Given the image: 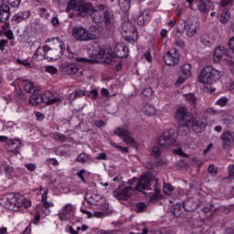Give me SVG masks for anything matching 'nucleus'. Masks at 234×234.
<instances>
[{
  "label": "nucleus",
  "instance_id": "nucleus-1",
  "mask_svg": "<svg viewBox=\"0 0 234 234\" xmlns=\"http://www.w3.org/2000/svg\"><path fill=\"white\" fill-rule=\"evenodd\" d=\"M69 54L67 55L68 59L74 61L73 63L66 62L61 66V72L66 76H74L80 71V67H83L89 63H92V59L80 56L78 53L70 52L68 49Z\"/></svg>",
  "mask_w": 234,
  "mask_h": 234
},
{
  "label": "nucleus",
  "instance_id": "nucleus-2",
  "mask_svg": "<svg viewBox=\"0 0 234 234\" xmlns=\"http://www.w3.org/2000/svg\"><path fill=\"white\" fill-rule=\"evenodd\" d=\"M136 191H152L151 195L154 197H160V184H158V179L154 177L152 174H144L141 176L137 181L135 187Z\"/></svg>",
  "mask_w": 234,
  "mask_h": 234
},
{
  "label": "nucleus",
  "instance_id": "nucleus-3",
  "mask_svg": "<svg viewBox=\"0 0 234 234\" xmlns=\"http://www.w3.org/2000/svg\"><path fill=\"white\" fill-rule=\"evenodd\" d=\"M90 18L92 19L93 23H103L108 30L112 28V14L104 5L99 4L92 8L90 13Z\"/></svg>",
  "mask_w": 234,
  "mask_h": 234
},
{
  "label": "nucleus",
  "instance_id": "nucleus-4",
  "mask_svg": "<svg viewBox=\"0 0 234 234\" xmlns=\"http://www.w3.org/2000/svg\"><path fill=\"white\" fill-rule=\"evenodd\" d=\"M68 8L69 10H74L79 17H87V16H90L94 6L90 3L83 2V0H70L68 3Z\"/></svg>",
  "mask_w": 234,
  "mask_h": 234
},
{
  "label": "nucleus",
  "instance_id": "nucleus-5",
  "mask_svg": "<svg viewBox=\"0 0 234 234\" xmlns=\"http://www.w3.org/2000/svg\"><path fill=\"white\" fill-rule=\"evenodd\" d=\"M218 80H220V71L215 69L213 66H207L201 70L198 81L207 85H213Z\"/></svg>",
  "mask_w": 234,
  "mask_h": 234
},
{
  "label": "nucleus",
  "instance_id": "nucleus-6",
  "mask_svg": "<svg viewBox=\"0 0 234 234\" xmlns=\"http://www.w3.org/2000/svg\"><path fill=\"white\" fill-rule=\"evenodd\" d=\"M29 105L36 107L39 103H46L47 105H54L57 101H59V98H54V95L50 91H46L44 94L34 93L29 98Z\"/></svg>",
  "mask_w": 234,
  "mask_h": 234
},
{
  "label": "nucleus",
  "instance_id": "nucleus-7",
  "mask_svg": "<svg viewBox=\"0 0 234 234\" xmlns=\"http://www.w3.org/2000/svg\"><path fill=\"white\" fill-rule=\"evenodd\" d=\"M176 136L178 134L174 129L165 131L158 139L160 147H175L176 145Z\"/></svg>",
  "mask_w": 234,
  "mask_h": 234
},
{
  "label": "nucleus",
  "instance_id": "nucleus-8",
  "mask_svg": "<svg viewBox=\"0 0 234 234\" xmlns=\"http://www.w3.org/2000/svg\"><path fill=\"white\" fill-rule=\"evenodd\" d=\"M72 36L76 41H92L94 39H98L96 35L89 32V30L81 27H73Z\"/></svg>",
  "mask_w": 234,
  "mask_h": 234
},
{
  "label": "nucleus",
  "instance_id": "nucleus-9",
  "mask_svg": "<svg viewBox=\"0 0 234 234\" xmlns=\"http://www.w3.org/2000/svg\"><path fill=\"white\" fill-rule=\"evenodd\" d=\"M55 39L59 43V46L58 48H51L48 46L46 59L49 61H58L63 56V52H65V43L59 37H56Z\"/></svg>",
  "mask_w": 234,
  "mask_h": 234
},
{
  "label": "nucleus",
  "instance_id": "nucleus-10",
  "mask_svg": "<svg viewBox=\"0 0 234 234\" xmlns=\"http://www.w3.org/2000/svg\"><path fill=\"white\" fill-rule=\"evenodd\" d=\"M113 134L119 136V138H122V142L127 145H136V140L133 137V133H131L125 126L116 128Z\"/></svg>",
  "mask_w": 234,
  "mask_h": 234
},
{
  "label": "nucleus",
  "instance_id": "nucleus-11",
  "mask_svg": "<svg viewBox=\"0 0 234 234\" xmlns=\"http://www.w3.org/2000/svg\"><path fill=\"white\" fill-rule=\"evenodd\" d=\"M193 113L189 112L186 106H179L175 112V119L176 122H181L182 123H186V125L191 123Z\"/></svg>",
  "mask_w": 234,
  "mask_h": 234
},
{
  "label": "nucleus",
  "instance_id": "nucleus-12",
  "mask_svg": "<svg viewBox=\"0 0 234 234\" xmlns=\"http://www.w3.org/2000/svg\"><path fill=\"white\" fill-rule=\"evenodd\" d=\"M134 188L133 186H125L124 184H121L113 192L112 195L117 200H129L133 195Z\"/></svg>",
  "mask_w": 234,
  "mask_h": 234
},
{
  "label": "nucleus",
  "instance_id": "nucleus-13",
  "mask_svg": "<svg viewBox=\"0 0 234 234\" xmlns=\"http://www.w3.org/2000/svg\"><path fill=\"white\" fill-rule=\"evenodd\" d=\"M164 61L168 67H176L180 63V53L178 49L172 48L164 55Z\"/></svg>",
  "mask_w": 234,
  "mask_h": 234
},
{
  "label": "nucleus",
  "instance_id": "nucleus-14",
  "mask_svg": "<svg viewBox=\"0 0 234 234\" xmlns=\"http://www.w3.org/2000/svg\"><path fill=\"white\" fill-rule=\"evenodd\" d=\"M188 125H190V128L196 134H202L207 127V122L198 117L193 116Z\"/></svg>",
  "mask_w": 234,
  "mask_h": 234
},
{
  "label": "nucleus",
  "instance_id": "nucleus-15",
  "mask_svg": "<svg viewBox=\"0 0 234 234\" xmlns=\"http://www.w3.org/2000/svg\"><path fill=\"white\" fill-rule=\"evenodd\" d=\"M179 27H181L183 30H186L187 37H193L197 36V32H198V29L200 28V24L197 21H183L179 24Z\"/></svg>",
  "mask_w": 234,
  "mask_h": 234
},
{
  "label": "nucleus",
  "instance_id": "nucleus-16",
  "mask_svg": "<svg viewBox=\"0 0 234 234\" xmlns=\"http://www.w3.org/2000/svg\"><path fill=\"white\" fill-rule=\"evenodd\" d=\"M5 200L9 204V207H14L11 208L13 211H17L23 207V196L19 194H9Z\"/></svg>",
  "mask_w": 234,
  "mask_h": 234
},
{
  "label": "nucleus",
  "instance_id": "nucleus-17",
  "mask_svg": "<svg viewBox=\"0 0 234 234\" xmlns=\"http://www.w3.org/2000/svg\"><path fill=\"white\" fill-rule=\"evenodd\" d=\"M197 8L201 14H209L211 10L215 9V5L211 0H199L197 3Z\"/></svg>",
  "mask_w": 234,
  "mask_h": 234
},
{
  "label": "nucleus",
  "instance_id": "nucleus-18",
  "mask_svg": "<svg viewBox=\"0 0 234 234\" xmlns=\"http://www.w3.org/2000/svg\"><path fill=\"white\" fill-rule=\"evenodd\" d=\"M221 140H222L223 148L229 149L231 147V145H233V144H234V132L226 131L221 135Z\"/></svg>",
  "mask_w": 234,
  "mask_h": 234
},
{
  "label": "nucleus",
  "instance_id": "nucleus-19",
  "mask_svg": "<svg viewBox=\"0 0 234 234\" xmlns=\"http://www.w3.org/2000/svg\"><path fill=\"white\" fill-rule=\"evenodd\" d=\"M182 206L183 209H185V211H187L188 213L197 211L199 206L198 199L188 198L182 203Z\"/></svg>",
  "mask_w": 234,
  "mask_h": 234
},
{
  "label": "nucleus",
  "instance_id": "nucleus-20",
  "mask_svg": "<svg viewBox=\"0 0 234 234\" xmlns=\"http://www.w3.org/2000/svg\"><path fill=\"white\" fill-rule=\"evenodd\" d=\"M114 56L120 59L129 58V47L123 45H116L113 48Z\"/></svg>",
  "mask_w": 234,
  "mask_h": 234
},
{
  "label": "nucleus",
  "instance_id": "nucleus-21",
  "mask_svg": "<svg viewBox=\"0 0 234 234\" xmlns=\"http://www.w3.org/2000/svg\"><path fill=\"white\" fill-rule=\"evenodd\" d=\"M216 40L217 37H215V35H213V33H204L200 37V43H202V45H204L205 47L213 46Z\"/></svg>",
  "mask_w": 234,
  "mask_h": 234
},
{
  "label": "nucleus",
  "instance_id": "nucleus-22",
  "mask_svg": "<svg viewBox=\"0 0 234 234\" xmlns=\"http://www.w3.org/2000/svg\"><path fill=\"white\" fill-rule=\"evenodd\" d=\"M31 14L32 13L30 11H20L13 16L12 21H14V23L16 25L23 23V21H27V19L30 17Z\"/></svg>",
  "mask_w": 234,
  "mask_h": 234
},
{
  "label": "nucleus",
  "instance_id": "nucleus-23",
  "mask_svg": "<svg viewBox=\"0 0 234 234\" xmlns=\"http://www.w3.org/2000/svg\"><path fill=\"white\" fill-rule=\"evenodd\" d=\"M10 19V6L6 4L0 5V23H6Z\"/></svg>",
  "mask_w": 234,
  "mask_h": 234
},
{
  "label": "nucleus",
  "instance_id": "nucleus-24",
  "mask_svg": "<svg viewBox=\"0 0 234 234\" xmlns=\"http://www.w3.org/2000/svg\"><path fill=\"white\" fill-rule=\"evenodd\" d=\"M150 17H151L150 11H143L140 13V15L137 17V24L139 25V27H144V25H147V23H149Z\"/></svg>",
  "mask_w": 234,
  "mask_h": 234
},
{
  "label": "nucleus",
  "instance_id": "nucleus-25",
  "mask_svg": "<svg viewBox=\"0 0 234 234\" xmlns=\"http://www.w3.org/2000/svg\"><path fill=\"white\" fill-rule=\"evenodd\" d=\"M15 100L16 101H27V94L23 92V90L19 87L15 88V95H14Z\"/></svg>",
  "mask_w": 234,
  "mask_h": 234
},
{
  "label": "nucleus",
  "instance_id": "nucleus-26",
  "mask_svg": "<svg viewBox=\"0 0 234 234\" xmlns=\"http://www.w3.org/2000/svg\"><path fill=\"white\" fill-rule=\"evenodd\" d=\"M190 130L191 124H186V122H182L178 127L177 133L181 134V136H186Z\"/></svg>",
  "mask_w": 234,
  "mask_h": 234
},
{
  "label": "nucleus",
  "instance_id": "nucleus-27",
  "mask_svg": "<svg viewBox=\"0 0 234 234\" xmlns=\"http://www.w3.org/2000/svg\"><path fill=\"white\" fill-rule=\"evenodd\" d=\"M17 149H21V141L11 140L10 144H8V151L14 153L15 151H17Z\"/></svg>",
  "mask_w": 234,
  "mask_h": 234
},
{
  "label": "nucleus",
  "instance_id": "nucleus-28",
  "mask_svg": "<svg viewBox=\"0 0 234 234\" xmlns=\"http://www.w3.org/2000/svg\"><path fill=\"white\" fill-rule=\"evenodd\" d=\"M183 211H184V206H182V203H176L173 206L172 213L175 217H182Z\"/></svg>",
  "mask_w": 234,
  "mask_h": 234
},
{
  "label": "nucleus",
  "instance_id": "nucleus-29",
  "mask_svg": "<svg viewBox=\"0 0 234 234\" xmlns=\"http://www.w3.org/2000/svg\"><path fill=\"white\" fill-rule=\"evenodd\" d=\"M24 89L26 92H28L29 94H35V92L39 90V88L36 86L34 82H27L24 86Z\"/></svg>",
  "mask_w": 234,
  "mask_h": 234
},
{
  "label": "nucleus",
  "instance_id": "nucleus-30",
  "mask_svg": "<svg viewBox=\"0 0 234 234\" xmlns=\"http://www.w3.org/2000/svg\"><path fill=\"white\" fill-rule=\"evenodd\" d=\"M47 50H48V46L44 47H38L37 49L35 51L33 58H37L38 56H41L42 58H45L47 59Z\"/></svg>",
  "mask_w": 234,
  "mask_h": 234
},
{
  "label": "nucleus",
  "instance_id": "nucleus-31",
  "mask_svg": "<svg viewBox=\"0 0 234 234\" xmlns=\"http://www.w3.org/2000/svg\"><path fill=\"white\" fill-rule=\"evenodd\" d=\"M224 54V49L222 48V47L218 46L215 48L214 51V61L215 62H218L220 61V59H222V56Z\"/></svg>",
  "mask_w": 234,
  "mask_h": 234
},
{
  "label": "nucleus",
  "instance_id": "nucleus-32",
  "mask_svg": "<svg viewBox=\"0 0 234 234\" xmlns=\"http://www.w3.org/2000/svg\"><path fill=\"white\" fill-rule=\"evenodd\" d=\"M42 203V211L44 215H50V207H54V203L50 201H43Z\"/></svg>",
  "mask_w": 234,
  "mask_h": 234
},
{
  "label": "nucleus",
  "instance_id": "nucleus-33",
  "mask_svg": "<svg viewBox=\"0 0 234 234\" xmlns=\"http://www.w3.org/2000/svg\"><path fill=\"white\" fill-rule=\"evenodd\" d=\"M186 101L195 109L197 107V97L193 93H187L185 95Z\"/></svg>",
  "mask_w": 234,
  "mask_h": 234
},
{
  "label": "nucleus",
  "instance_id": "nucleus-34",
  "mask_svg": "<svg viewBox=\"0 0 234 234\" xmlns=\"http://www.w3.org/2000/svg\"><path fill=\"white\" fill-rule=\"evenodd\" d=\"M89 160H90V155L86 153L80 154L76 158V162H79L80 164H87L89 163Z\"/></svg>",
  "mask_w": 234,
  "mask_h": 234
},
{
  "label": "nucleus",
  "instance_id": "nucleus-35",
  "mask_svg": "<svg viewBox=\"0 0 234 234\" xmlns=\"http://www.w3.org/2000/svg\"><path fill=\"white\" fill-rule=\"evenodd\" d=\"M89 32L90 34H94V36H96V34H101V32H103V27L101 25L90 26Z\"/></svg>",
  "mask_w": 234,
  "mask_h": 234
},
{
  "label": "nucleus",
  "instance_id": "nucleus-36",
  "mask_svg": "<svg viewBox=\"0 0 234 234\" xmlns=\"http://www.w3.org/2000/svg\"><path fill=\"white\" fill-rule=\"evenodd\" d=\"M118 3L122 12H127L131 8V0H119Z\"/></svg>",
  "mask_w": 234,
  "mask_h": 234
},
{
  "label": "nucleus",
  "instance_id": "nucleus-37",
  "mask_svg": "<svg viewBox=\"0 0 234 234\" xmlns=\"http://www.w3.org/2000/svg\"><path fill=\"white\" fill-rule=\"evenodd\" d=\"M191 64L186 63L184 64L181 68V72L183 74V76H186V78H189V76H191Z\"/></svg>",
  "mask_w": 234,
  "mask_h": 234
},
{
  "label": "nucleus",
  "instance_id": "nucleus-38",
  "mask_svg": "<svg viewBox=\"0 0 234 234\" xmlns=\"http://www.w3.org/2000/svg\"><path fill=\"white\" fill-rule=\"evenodd\" d=\"M227 55L230 58L234 56V36L229 41V48L226 50Z\"/></svg>",
  "mask_w": 234,
  "mask_h": 234
},
{
  "label": "nucleus",
  "instance_id": "nucleus-39",
  "mask_svg": "<svg viewBox=\"0 0 234 234\" xmlns=\"http://www.w3.org/2000/svg\"><path fill=\"white\" fill-rule=\"evenodd\" d=\"M230 14L228 10H223L220 16V23H223V25H226L228 21H229Z\"/></svg>",
  "mask_w": 234,
  "mask_h": 234
},
{
  "label": "nucleus",
  "instance_id": "nucleus-40",
  "mask_svg": "<svg viewBox=\"0 0 234 234\" xmlns=\"http://www.w3.org/2000/svg\"><path fill=\"white\" fill-rule=\"evenodd\" d=\"M163 191H164L165 195H171V193H173V191H175V186H173V185H171L169 183H165Z\"/></svg>",
  "mask_w": 234,
  "mask_h": 234
},
{
  "label": "nucleus",
  "instance_id": "nucleus-41",
  "mask_svg": "<svg viewBox=\"0 0 234 234\" xmlns=\"http://www.w3.org/2000/svg\"><path fill=\"white\" fill-rule=\"evenodd\" d=\"M147 209V205L144 202H139L135 206V211L136 213H144Z\"/></svg>",
  "mask_w": 234,
  "mask_h": 234
},
{
  "label": "nucleus",
  "instance_id": "nucleus-42",
  "mask_svg": "<svg viewBox=\"0 0 234 234\" xmlns=\"http://www.w3.org/2000/svg\"><path fill=\"white\" fill-rule=\"evenodd\" d=\"M229 101V99L227 97H221L216 101V105H218L219 107H226Z\"/></svg>",
  "mask_w": 234,
  "mask_h": 234
},
{
  "label": "nucleus",
  "instance_id": "nucleus-43",
  "mask_svg": "<svg viewBox=\"0 0 234 234\" xmlns=\"http://www.w3.org/2000/svg\"><path fill=\"white\" fill-rule=\"evenodd\" d=\"M40 17H44V19H48L50 17V13L47 10V8L39 7L38 8Z\"/></svg>",
  "mask_w": 234,
  "mask_h": 234
},
{
  "label": "nucleus",
  "instance_id": "nucleus-44",
  "mask_svg": "<svg viewBox=\"0 0 234 234\" xmlns=\"http://www.w3.org/2000/svg\"><path fill=\"white\" fill-rule=\"evenodd\" d=\"M228 171H229V176L225 177V180H229L231 182V180H234V165H229Z\"/></svg>",
  "mask_w": 234,
  "mask_h": 234
},
{
  "label": "nucleus",
  "instance_id": "nucleus-45",
  "mask_svg": "<svg viewBox=\"0 0 234 234\" xmlns=\"http://www.w3.org/2000/svg\"><path fill=\"white\" fill-rule=\"evenodd\" d=\"M85 175H87V170L81 169L77 173L78 178H80L83 184H87V180L85 179Z\"/></svg>",
  "mask_w": 234,
  "mask_h": 234
},
{
  "label": "nucleus",
  "instance_id": "nucleus-46",
  "mask_svg": "<svg viewBox=\"0 0 234 234\" xmlns=\"http://www.w3.org/2000/svg\"><path fill=\"white\" fill-rule=\"evenodd\" d=\"M72 211H74V206H72V204H67L64 206L63 212L66 215H70V213H72Z\"/></svg>",
  "mask_w": 234,
  "mask_h": 234
},
{
  "label": "nucleus",
  "instance_id": "nucleus-47",
  "mask_svg": "<svg viewBox=\"0 0 234 234\" xmlns=\"http://www.w3.org/2000/svg\"><path fill=\"white\" fill-rule=\"evenodd\" d=\"M152 154L154 158H159L161 156V150L158 146H154L152 149Z\"/></svg>",
  "mask_w": 234,
  "mask_h": 234
},
{
  "label": "nucleus",
  "instance_id": "nucleus-48",
  "mask_svg": "<svg viewBox=\"0 0 234 234\" xmlns=\"http://www.w3.org/2000/svg\"><path fill=\"white\" fill-rule=\"evenodd\" d=\"M90 93V96H88L89 98H90L91 96V99L93 101H96V100H98V96H100V93L98 92V90H91L89 91Z\"/></svg>",
  "mask_w": 234,
  "mask_h": 234
},
{
  "label": "nucleus",
  "instance_id": "nucleus-49",
  "mask_svg": "<svg viewBox=\"0 0 234 234\" xmlns=\"http://www.w3.org/2000/svg\"><path fill=\"white\" fill-rule=\"evenodd\" d=\"M76 96H77V99L78 98H83V96H90V93L87 90H80L79 91H74Z\"/></svg>",
  "mask_w": 234,
  "mask_h": 234
},
{
  "label": "nucleus",
  "instance_id": "nucleus-50",
  "mask_svg": "<svg viewBox=\"0 0 234 234\" xmlns=\"http://www.w3.org/2000/svg\"><path fill=\"white\" fill-rule=\"evenodd\" d=\"M7 3L13 8H18L19 5H21V0H7Z\"/></svg>",
  "mask_w": 234,
  "mask_h": 234
},
{
  "label": "nucleus",
  "instance_id": "nucleus-51",
  "mask_svg": "<svg viewBox=\"0 0 234 234\" xmlns=\"http://www.w3.org/2000/svg\"><path fill=\"white\" fill-rule=\"evenodd\" d=\"M223 123H225V125L229 127V125L233 123V116L228 115L227 117H224Z\"/></svg>",
  "mask_w": 234,
  "mask_h": 234
},
{
  "label": "nucleus",
  "instance_id": "nucleus-52",
  "mask_svg": "<svg viewBox=\"0 0 234 234\" xmlns=\"http://www.w3.org/2000/svg\"><path fill=\"white\" fill-rule=\"evenodd\" d=\"M55 140H58L59 142H65L67 140V137L63 133H54Z\"/></svg>",
  "mask_w": 234,
  "mask_h": 234
},
{
  "label": "nucleus",
  "instance_id": "nucleus-53",
  "mask_svg": "<svg viewBox=\"0 0 234 234\" xmlns=\"http://www.w3.org/2000/svg\"><path fill=\"white\" fill-rule=\"evenodd\" d=\"M94 197H96L95 194L90 196V197H85V200L88 204H90V206H95L96 204V200H94Z\"/></svg>",
  "mask_w": 234,
  "mask_h": 234
},
{
  "label": "nucleus",
  "instance_id": "nucleus-54",
  "mask_svg": "<svg viewBox=\"0 0 234 234\" xmlns=\"http://www.w3.org/2000/svg\"><path fill=\"white\" fill-rule=\"evenodd\" d=\"M6 47H8V40L6 39H0V50L3 52L6 50Z\"/></svg>",
  "mask_w": 234,
  "mask_h": 234
},
{
  "label": "nucleus",
  "instance_id": "nucleus-55",
  "mask_svg": "<svg viewBox=\"0 0 234 234\" xmlns=\"http://www.w3.org/2000/svg\"><path fill=\"white\" fill-rule=\"evenodd\" d=\"M143 95L145 98H151V96H153V88L144 89L143 91Z\"/></svg>",
  "mask_w": 234,
  "mask_h": 234
},
{
  "label": "nucleus",
  "instance_id": "nucleus-56",
  "mask_svg": "<svg viewBox=\"0 0 234 234\" xmlns=\"http://www.w3.org/2000/svg\"><path fill=\"white\" fill-rule=\"evenodd\" d=\"M104 58H106L105 63L107 65H114V59H115L114 56L112 55H110V57L104 56Z\"/></svg>",
  "mask_w": 234,
  "mask_h": 234
},
{
  "label": "nucleus",
  "instance_id": "nucleus-57",
  "mask_svg": "<svg viewBox=\"0 0 234 234\" xmlns=\"http://www.w3.org/2000/svg\"><path fill=\"white\" fill-rule=\"evenodd\" d=\"M150 110H145L144 112L146 114V116H154V114H156V109L149 106Z\"/></svg>",
  "mask_w": 234,
  "mask_h": 234
},
{
  "label": "nucleus",
  "instance_id": "nucleus-58",
  "mask_svg": "<svg viewBox=\"0 0 234 234\" xmlns=\"http://www.w3.org/2000/svg\"><path fill=\"white\" fill-rule=\"evenodd\" d=\"M175 45L176 47H179V48H184L186 47V42L182 39H176Z\"/></svg>",
  "mask_w": 234,
  "mask_h": 234
},
{
  "label": "nucleus",
  "instance_id": "nucleus-59",
  "mask_svg": "<svg viewBox=\"0 0 234 234\" xmlns=\"http://www.w3.org/2000/svg\"><path fill=\"white\" fill-rule=\"evenodd\" d=\"M113 147H115V149H118V151H121V153H129V150L125 146L113 144Z\"/></svg>",
  "mask_w": 234,
  "mask_h": 234
},
{
  "label": "nucleus",
  "instance_id": "nucleus-60",
  "mask_svg": "<svg viewBox=\"0 0 234 234\" xmlns=\"http://www.w3.org/2000/svg\"><path fill=\"white\" fill-rule=\"evenodd\" d=\"M30 206H32V202L27 198H25V197H23V200H22V207H30Z\"/></svg>",
  "mask_w": 234,
  "mask_h": 234
},
{
  "label": "nucleus",
  "instance_id": "nucleus-61",
  "mask_svg": "<svg viewBox=\"0 0 234 234\" xmlns=\"http://www.w3.org/2000/svg\"><path fill=\"white\" fill-rule=\"evenodd\" d=\"M104 213H107V210L102 208V212L101 211H96L92 214V217H95L96 218H101V217H103Z\"/></svg>",
  "mask_w": 234,
  "mask_h": 234
},
{
  "label": "nucleus",
  "instance_id": "nucleus-62",
  "mask_svg": "<svg viewBox=\"0 0 234 234\" xmlns=\"http://www.w3.org/2000/svg\"><path fill=\"white\" fill-rule=\"evenodd\" d=\"M207 114H209L210 116H217L218 114V112L213 108H208L206 110Z\"/></svg>",
  "mask_w": 234,
  "mask_h": 234
},
{
  "label": "nucleus",
  "instance_id": "nucleus-63",
  "mask_svg": "<svg viewBox=\"0 0 234 234\" xmlns=\"http://www.w3.org/2000/svg\"><path fill=\"white\" fill-rule=\"evenodd\" d=\"M47 72H49V74H57L58 69H56L54 66H48L46 68Z\"/></svg>",
  "mask_w": 234,
  "mask_h": 234
},
{
  "label": "nucleus",
  "instance_id": "nucleus-64",
  "mask_svg": "<svg viewBox=\"0 0 234 234\" xmlns=\"http://www.w3.org/2000/svg\"><path fill=\"white\" fill-rule=\"evenodd\" d=\"M5 36L10 39V40H13L14 39V32H12L11 29L7 30L5 32Z\"/></svg>",
  "mask_w": 234,
  "mask_h": 234
}]
</instances>
